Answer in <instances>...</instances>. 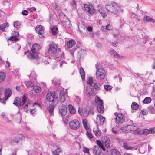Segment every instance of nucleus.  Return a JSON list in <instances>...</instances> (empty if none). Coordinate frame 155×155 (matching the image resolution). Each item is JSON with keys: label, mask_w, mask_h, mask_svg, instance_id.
Returning <instances> with one entry per match:
<instances>
[{"label": "nucleus", "mask_w": 155, "mask_h": 155, "mask_svg": "<svg viewBox=\"0 0 155 155\" xmlns=\"http://www.w3.org/2000/svg\"><path fill=\"white\" fill-rule=\"evenodd\" d=\"M84 7L85 10L90 14H93L94 13L95 9L91 4H85L84 5Z\"/></svg>", "instance_id": "12"}, {"label": "nucleus", "mask_w": 155, "mask_h": 155, "mask_svg": "<svg viewBox=\"0 0 155 155\" xmlns=\"http://www.w3.org/2000/svg\"><path fill=\"white\" fill-rule=\"evenodd\" d=\"M96 76L98 79L101 80L104 79L105 76V72L104 69L101 68L97 70Z\"/></svg>", "instance_id": "5"}, {"label": "nucleus", "mask_w": 155, "mask_h": 155, "mask_svg": "<svg viewBox=\"0 0 155 155\" xmlns=\"http://www.w3.org/2000/svg\"><path fill=\"white\" fill-rule=\"evenodd\" d=\"M62 149L61 148H58L57 150L53 152V153L54 155H57L60 152H61Z\"/></svg>", "instance_id": "46"}, {"label": "nucleus", "mask_w": 155, "mask_h": 155, "mask_svg": "<svg viewBox=\"0 0 155 155\" xmlns=\"http://www.w3.org/2000/svg\"><path fill=\"white\" fill-rule=\"evenodd\" d=\"M93 132L96 136H99L101 134V131L97 127H94L93 128Z\"/></svg>", "instance_id": "28"}, {"label": "nucleus", "mask_w": 155, "mask_h": 155, "mask_svg": "<svg viewBox=\"0 0 155 155\" xmlns=\"http://www.w3.org/2000/svg\"><path fill=\"white\" fill-rule=\"evenodd\" d=\"M83 151L85 153H89V148L86 147H83Z\"/></svg>", "instance_id": "54"}, {"label": "nucleus", "mask_w": 155, "mask_h": 155, "mask_svg": "<svg viewBox=\"0 0 155 155\" xmlns=\"http://www.w3.org/2000/svg\"><path fill=\"white\" fill-rule=\"evenodd\" d=\"M84 27H85V26H84ZM85 28H86V30H87L88 31L90 32L92 30V28L90 26H88L87 29L86 28V27Z\"/></svg>", "instance_id": "61"}, {"label": "nucleus", "mask_w": 155, "mask_h": 155, "mask_svg": "<svg viewBox=\"0 0 155 155\" xmlns=\"http://www.w3.org/2000/svg\"><path fill=\"white\" fill-rule=\"evenodd\" d=\"M143 20L144 21L147 22L154 23L155 22L154 20L153 19L148 16H145L143 18Z\"/></svg>", "instance_id": "26"}, {"label": "nucleus", "mask_w": 155, "mask_h": 155, "mask_svg": "<svg viewBox=\"0 0 155 155\" xmlns=\"http://www.w3.org/2000/svg\"><path fill=\"white\" fill-rule=\"evenodd\" d=\"M52 81L53 83H54H54L56 85H58L60 84V80L56 79L55 78H54L52 80Z\"/></svg>", "instance_id": "47"}, {"label": "nucleus", "mask_w": 155, "mask_h": 155, "mask_svg": "<svg viewBox=\"0 0 155 155\" xmlns=\"http://www.w3.org/2000/svg\"><path fill=\"white\" fill-rule=\"evenodd\" d=\"M57 49L56 45L54 42H52L50 44L49 48L47 52L51 56H54L56 54Z\"/></svg>", "instance_id": "4"}, {"label": "nucleus", "mask_w": 155, "mask_h": 155, "mask_svg": "<svg viewBox=\"0 0 155 155\" xmlns=\"http://www.w3.org/2000/svg\"><path fill=\"white\" fill-rule=\"evenodd\" d=\"M101 144L103 147L109 148L110 145V142L109 138L106 136L103 137L102 138Z\"/></svg>", "instance_id": "8"}, {"label": "nucleus", "mask_w": 155, "mask_h": 155, "mask_svg": "<svg viewBox=\"0 0 155 155\" xmlns=\"http://www.w3.org/2000/svg\"><path fill=\"white\" fill-rule=\"evenodd\" d=\"M151 134H154L155 133V127L151 128L149 129Z\"/></svg>", "instance_id": "58"}, {"label": "nucleus", "mask_w": 155, "mask_h": 155, "mask_svg": "<svg viewBox=\"0 0 155 155\" xmlns=\"http://www.w3.org/2000/svg\"><path fill=\"white\" fill-rule=\"evenodd\" d=\"M5 78V74L2 72H0V82H2Z\"/></svg>", "instance_id": "38"}, {"label": "nucleus", "mask_w": 155, "mask_h": 155, "mask_svg": "<svg viewBox=\"0 0 155 155\" xmlns=\"http://www.w3.org/2000/svg\"><path fill=\"white\" fill-rule=\"evenodd\" d=\"M111 44L112 45L114 46V47H116L117 46V42H112Z\"/></svg>", "instance_id": "64"}, {"label": "nucleus", "mask_w": 155, "mask_h": 155, "mask_svg": "<svg viewBox=\"0 0 155 155\" xmlns=\"http://www.w3.org/2000/svg\"><path fill=\"white\" fill-rule=\"evenodd\" d=\"M13 104L19 107L22 105L21 99L18 97L15 98L13 101Z\"/></svg>", "instance_id": "16"}, {"label": "nucleus", "mask_w": 155, "mask_h": 155, "mask_svg": "<svg viewBox=\"0 0 155 155\" xmlns=\"http://www.w3.org/2000/svg\"><path fill=\"white\" fill-rule=\"evenodd\" d=\"M123 147L124 148L127 150L131 149L132 148V147L128 146L127 143H123Z\"/></svg>", "instance_id": "50"}, {"label": "nucleus", "mask_w": 155, "mask_h": 155, "mask_svg": "<svg viewBox=\"0 0 155 155\" xmlns=\"http://www.w3.org/2000/svg\"><path fill=\"white\" fill-rule=\"evenodd\" d=\"M58 28L56 27H53L51 29V32L53 34L55 35L57 34V30Z\"/></svg>", "instance_id": "48"}, {"label": "nucleus", "mask_w": 155, "mask_h": 155, "mask_svg": "<svg viewBox=\"0 0 155 155\" xmlns=\"http://www.w3.org/2000/svg\"><path fill=\"white\" fill-rule=\"evenodd\" d=\"M35 30L37 33L40 35H42L44 33L42 27L41 25L37 26L35 28Z\"/></svg>", "instance_id": "18"}, {"label": "nucleus", "mask_w": 155, "mask_h": 155, "mask_svg": "<svg viewBox=\"0 0 155 155\" xmlns=\"http://www.w3.org/2000/svg\"><path fill=\"white\" fill-rule=\"evenodd\" d=\"M76 48H74L73 49L70 51L71 54L73 56L74 54V51L75 50Z\"/></svg>", "instance_id": "63"}, {"label": "nucleus", "mask_w": 155, "mask_h": 155, "mask_svg": "<svg viewBox=\"0 0 155 155\" xmlns=\"http://www.w3.org/2000/svg\"><path fill=\"white\" fill-rule=\"evenodd\" d=\"M58 109L60 114L62 116L66 115L67 112V109L66 106L61 104L59 106Z\"/></svg>", "instance_id": "7"}, {"label": "nucleus", "mask_w": 155, "mask_h": 155, "mask_svg": "<svg viewBox=\"0 0 155 155\" xmlns=\"http://www.w3.org/2000/svg\"><path fill=\"white\" fill-rule=\"evenodd\" d=\"M55 59L57 61H60L61 59L63 58H64V54L62 53L61 54V56H59L58 54L56 55L55 56Z\"/></svg>", "instance_id": "41"}, {"label": "nucleus", "mask_w": 155, "mask_h": 155, "mask_svg": "<svg viewBox=\"0 0 155 155\" xmlns=\"http://www.w3.org/2000/svg\"><path fill=\"white\" fill-rule=\"evenodd\" d=\"M1 116L2 117L4 118L5 120H8L5 113L3 112L1 114Z\"/></svg>", "instance_id": "57"}, {"label": "nucleus", "mask_w": 155, "mask_h": 155, "mask_svg": "<svg viewBox=\"0 0 155 155\" xmlns=\"http://www.w3.org/2000/svg\"><path fill=\"white\" fill-rule=\"evenodd\" d=\"M33 89L35 92L38 93L40 92L41 91V87L38 86H33Z\"/></svg>", "instance_id": "33"}, {"label": "nucleus", "mask_w": 155, "mask_h": 155, "mask_svg": "<svg viewBox=\"0 0 155 155\" xmlns=\"http://www.w3.org/2000/svg\"><path fill=\"white\" fill-rule=\"evenodd\" d=\"M78 112L80 115L84 117H87L89 114V111L86 108H84L81 109V110L80 108L79 109Z\"/></svg>", "instance_id": "13"}, {"label": "nucleus", "mask_w": 155, "mask_h": 155, "mask_svg": "<svg viewBox=\"0 0 155 155\" xmlns=\"http://www.w3.org/2000/svg\"><path fill=\"white\" fill-rule=\"evenodd\" d=\"M97 145L95 146L93 149V152L94 154L95 155H98L101 153V149L105 151L106 149L104 147H103L101 144V142L99 140H96Z\"/></svg>", "instance_id": "3"}, {"label": "nucleus", "mask_w": 155, "mask_h": 155, "mask_svg": "<svg viewBox=\"0 0 155 155\" xmlns=\"http://www.w3.org/2000/svg\"><path fill=\"white\" fill-rule=\"evenodd\" d=\"M55 98V93L54 91L48 92L46 95V98L48 101L53 102Z\"/></svg>", "instance_id": "10"}, {"label": "nucleus", "mask_w": 155, "mask_h": 155, "mask_svg": "<svg viewBox=\"0 0 155 155\" xmlns=\"http://www.w3.org/2000/svg\"><path fill=\"white\" fill-rule=\"evenodd\" d=\"M75 100L78 104H79L80 103V98L79 97L76 96Z\"/></svg>", "instance_id": "56"}, {"label": "nucleus", "mask_w": 155, "mask_h": 155, "mask_svg": "<svg viewBox=\"0 0 155 155\" xmlns=\"http://www.w3.org/2000/svg\"><path fill=\"white\" fill-rule=\"evenodd\" d=\"M70 127L72 129L76 130L80 127L79 121L77 120H74L69 122Z\"/></svg>", "instance_id": "9"}, {"label": "nucleus", "mask_w": 155, "mask_h": 155, "mask_svg": "<svg viewBox=\"0 0 155 155\" xmlns=\"http://www.w3.org/2000/svg\"><path fill=\"white\" fill-rule=\"evenodd\" d=\"M141 112L143 115L147 114L148 113L147 110L145 109H143L141 110Z\"/></svg>", "instance_id": "53"}, {"label": "nucleus", "mask_w": 155, "mask_h": 155, "mask_svg": "<svg viewBox=\"0 0 155 155\" xmlns=\"http://www.w3.org/2000/svg\"><path fill=\"white\" fill-rule=\"evenodd\" d=\"M148 110L149 112L152 114L155 113V109L153 107L150 106L148 108Z\"/></svg>", "instance_id": "45"}, {"label": "nucleus", "mask_w": 155, "mask_h": 155, "mask_svg": "<svg viewBox=\"0 0 155 155\" xmlns=\"http://www.w3.org/2000/svg\"><path fill=\"white\" fill-rule=\"evenodd\" d=\"M97 110L98 112L100 113H102L104 111V107L103 105H97Z\"/></svg>", "instance_id": "31"}, {"label": "nucleus", "mask_w": 155, "mask_h": 155, "mask_svg": "<svg viewBox=\"0 0 155 155\" xmlns=\"http://www.w3.org/2000/svg\"><path fill=\"white\" fill-rule=\"evenodd\" d=\"M130 17L132 18L136 19L137 17V15L133 13H131L130 14Z\"/></svg>", "instance_id": "52"}, {"label": "nucleus", "mask_w": 155, "mask_h": 155, "mask_svg": "<svg viewBox=\"0 0 155 155\" xmlns=\"http://www.w3.org/2000/svg\"><path fill=\"white\" fill-rule=\"evenodd\" d=\"M100 67V64L98 62L95 65V67L97 70H98L99 68H101Z\"/></svg>", "instance_id": "60"}, {"label": "nucleus", "mask_w": 155, "mask_h": 155, "mask_svg": "<svg viewBox=\"0 0 155 155\" xmlns=\"http://www.w3.org/2000/svg\"><path fill=\"white\" fill-rule=\"evenodd\" d=\"M12 94L11 90L9 88L6 89L5 90V100L8 99Z\"/></svg>", "instance_id": "20"}, {"label": "nucleus", "mask_w": 155, "mask_h": 155, "mask_svg": "<svg viewBox=\"0 0 155 155\" xmlns=\"http://www.w3.org/2000/svg\"><path fill=\"white\" fill-rule=\"evenodd\" d=\"M65 100V95L63 92H61L59 95V101L61 102H64Z\"/></svg>", "instance_id": "30"}, {"label": "nucleus", "mask_w": 155, "mask_h": 155, "mask_svg": "<svg viewBox=\"0 0 155 155\" xmlns=\"http://www.w3.org/2000/svg\"><path fill=\"white\" fill-rule=\"evenodd\" d=\"M75 44L76 42L73 39H71L68 41L66 45L68 48H72Z\"/></svg>", "instance_id": "17"}, {"label": "nucleus", "mask_w": 155, "mask_h": 155, "mask_svg": "<svg viewBox=\"0 0 155 155\" xmlns=\"http://www.w3.org/2000/svg\"><path fill=\"white\" fill-rule=\"evenodd\" d=\"M80 71L81 78L83 80H84L85 78V74L84 69L82 67L80 68Z\"/></svg>", "instance_id": "29"}, {"label": "nucleus", "mask_w": 155, "mask_h": 155, "mask_svg": "<svg viewBox=\"0 0 155 155\" xmlns=\"http://www.w3.org/2000/svg\"><path fill=\"white\" fill-rule=\"evenodd\" d=\"M13 25L14 27L18 28H20L21 24L18 21H16L14 22Z\"/></svg>", "instance_id": "42"}, {"label": "nucleus", "mask_w": 155, "mask_h": 155, "mask_svg": "<svg viewBox=\"0 0 155 155\" xmlns=\"http://www.w3.org/2000/svg\"><path fill=\"white\" fill-rule=\"evenodd\" d=\"M22 13L24 15H28V12L26 10H24L22 11Z\"/></svg>", "instance_id": "59"}, {"label": "nucleus", "mask_w": 155, "mask_h": 155, "mask_svg": "<svg viewBox=\"0 0 155 155\" xmlns=\"http://www.w3.org/2000/svg\"><path fill=\"white\" fill-rule=\"evenodd\" d=\"M111 153L112 155H120V152L116 149H112Z\"/></svg>", "instance_id": "39"}, {"label": "nucleus", "mask_w": 155, "mask_h": 155, "mask_svg": "<svg viewBox=\"0 0 155 155\" xmlns=\"http://www.w3.org/2000/svg\"><path fill=\"white\" fill-rule=\"evenodd\" d=\"M131 107L133 109L136 110L138 108V104L136 102H133L132 104Z\"/></svg>", "instance_id": "37"}, {"label": "nucleus", "mask_w": 155, "mask_h": 155, "mask_svg": "<svg viewBox=\"0 0 155 155\" xmlns=\"http://www.w3.org/2000/svg\"><path fill=\"white\" fill-rule=\"evenodd\" d=\"M106 8L109 12L118 15L123 13V10L120 6L115 2L110 5H106Z\"/></svg>", "instance_id": "2"}, {"label": "nucleus", "mask_w": 155, "mask_h": 155, "mask_svg": "<svg viewBox=\"0 0 155 155\" xmlns=\"http://www.w3.org/2000/svg\"><path fill=\"white\" fill-rule=\"evenodd\" d=\"M28 104H25V106L23 107L24 108V110L25 112H28Z\"/></svg>", "instance_id": "55"}, {"label": "nucleus", "mask_w": 155, "mask_h": 155, "mask_svg": "<svg viewBox=\"0 0 155 155\" xmlns=\"http://www.w3.org/2000/svg\"><path fill=\"white\" fill-rule=\"evenodd\" d=\"M38 55L36 52H32L28 55V58L30 59H36L38 58Z\"/></svg>", "instance_id": "19"}, {"label": "nucleus", "mask_w": 155, "mask_h": 155, "mask_svg": "<svg viewBox=\"0 0 155 155\" xmlns=\"http://www.w3.org/2000/svg\"><path fill=\"white\" fill-rule=\"evenodd\" d=\"M40 49V46L37 44H33L31 50L32 52H37Z\"/></svg>", "instance_id": "21"}, {"label": "nucleus", "mask_w": 155, "mask_h": 155, "mask_svg": "<svg viewBox=\"0 0 155 155\" xmlns=\"http://www.w3.org/2000/svg\"><path fill=\"white\" fill-rule=\"evenodd\" d=\"M12 35L8 38V40L10 41H14L18 40L19 39V33L16 31H12Z\"/></svg>", "instance_id": "11"}, {"label": "nucleus", "mask_w": 155, "mask_h": 155, "mask_svg": "<svg viewBox=\"0 0 155 155\" xmlns=\"http://www.w3.org/2000/svg\"><path fill=\"white\" fill-rule=\"evenodd\" d=\"M87 86L86 90V95L88 97L95 95L97 91L100 90L96 80L92 78H90L87 81Z\"/></svg>", "instance_id": "1"}, {"label": "nucleus", "mask_w": 155, "mask_h": 155, "mask_svg": "<svg viewBox=\"0 0 155 155\" xmlns=\"http://www.w3.org/2000/svg\"><path fill=\"white\" fill-rule=\"evenodd\" d=\"M54 106L53 105H50L48 107L47 109L50 113V116L53 115V111L54 109Z\"/></svg>", "instance_id": "24"}, {"label": "nucleus", "mask_w": 155, "mask_h": 155, "mask_svg": "<svg viewBox=\"0 0 155 155\" xmlns=\"http://www.w3.org/2000/svg\"><path fill=\"white\" fill-rule=\"evenodd\" d=\"M72 4H71V6L73 8H75L76 7V2L74 0H73V2L72 3Z\"/></svg>", "instance_id": "62"}, {"label": "nucleus", "mask_w": 155, "mask_h": 155, "mask_svg": "<svg viewBox=\"0 0 155 155\" xmlns=\"http://www.w3.org/2000/svg\"><path fill=\"white\" fill-rule=\"evenodd\" d=\"M9 26V25L7 22L2 24L0 26V30L2 32H4L5 31V28Z\"/></svg>", "instance_id": "27"}, {"label": "nucleus", "mask_w": 155, "mask_h": 155, "mask_svg": "<svg viewBox=\"0 0 155 155\" xmlns=\"http://www.w3.org/2000/svg\"><path fill=\"white\" fill-rule=\"evenodd\" d=\"M111 55L113 56L114 57L117 58H120L122 56L118 54L113 49H111L110 51Z\"/></svg>", "instance_id": "22"}, {"label": "nucleus", "mask_w": 155, "mask_h": 155, "mask_svg": "<svg viewBox=\"0 0 155 155\" xmlns=\"http://www.w3.org/2000/svg\"><path fill=\"white\" fill-rule=\"evenodd\" d=\"M83 124L84 127L86 130L89 129V127L88 125L87 121L85 119L83 120Z\"/></svg>", "instance_id": "34"}, {"label": "nucleus", "mask_w": 155, "mask_h": 155, "mask_svg": "<svg viewBox=\"0 0 155 155\" xmlns=\"http://www.w3.org/2000/svg\"><path fill=\"white\" fill-rule=\"evenodd\" d=\"M69 108L71 114H74L75 113L76 110L74 107L71 105H69Z\"/></svg>", "instance_id": "35"}, {"label": "nucleus", "mask_w": 155, "mask_h": 155, "mask_svg": "<svg viewBox=\"0 0 155 155\" xmlns=\"http://www.w3.org/2000/svg\"><path fill=\"white\" fill-rule=\"evenodd\" d=\"M104 87V89L107 91L110 90L112 88L111 86L110 85H105Z\"/></svg>", "instance_id": "51"}, {"label": "nucleus", "mask_w": 155, "mask_h": 155, "mask_svg": "<svg viewBox=\"0 0 155 155\" xmlns=\"http://www.w3.org/2000/svg\"><path fill=\"white\" fill-rule=\"evenodd\" d=\"M19 137L17 136H15L13 137L10 143L12 145H14L16 144L19 142Z\"/></svg>", "instance_id": "15"}, {"label": "nucleus", "mask_w": 155, "mask_h": 155, "mask_svg": "<svg viewBox=\"0 0 155 155\" xmlns=\"http://www.w3.org/2000/svg\"><path fill=\"white\" fill-rule=\"evenodd\" d=\"M86 135L88 138L90 139L92 138L93 137V135L92 133L89 131H87Z\"/></svg>", "instance_id": "49"}, {"label": "nucleus", "mask_w": 155, "mask_h": 155, "mask_svg": "<svg viewBox=\"0 0 155 155\" xmlns=\"http://www.w3.org/2000/svg\"><path fill=\"white\" fill-rule=\"evenodd\" d=\"M98 10L101 15L104 18L107 16L106 12L103 9L102 7L100 5L98 6Z\"/></svg>", "instance_id": "23"}, {"label": "nucleus", "mask_w": 155, "mask_h": 155, "mask_svg": "<svg viewBox=\"0 0 155 155\" xmlns=\"http://www.w3.org/2000/svg\"><path fill=\"white\" fill-rule=\"evenodd\" d=\"M95 102L97 106V105H103V100H101L98 97L97 98V99H95Z\"/></svg>", "instance_id": "32"}, {"label": "nucleus", "mask_w": 155, "mask_h": 155, "mask_svg": "<svg viewBox=\"0 0 155 155\" xmlns=\"http://www.w3.org/2000/svg\"><path fill=\"white\" fill-rule=\"evenodd\" d=\"M25 84L28 87H33V84L31 81H26L25 82Z\"/></svg>", "instance_id": "43"}, {"label": "nucleus", "mask_w": 155, "mask_h": 155, "mask_svg": "<svg viewBox=\"0 0 155 155\" xmlns=\"http://www.w3.org/2000/svg\"><path fill=\"white\" fill-rule=\"evenodd\" d=\"M97 119H99L100 120V122L99 124L100 125H102L104 124V122L105 120V117L99 114L97 115Z\"/></svg>", "instance_id": "25"}, {"label": "nucleus", "mask_w": 155, "mask_h": 155, "mask_svg": "<svg viewBox=\"0 0 155 155\" xmlns=\"http://www.w3.org/2000/svg\"><path fill=\"white\" fill-rule=\"evenodd\" d=\"M151 99L150 97H147L143 101V102L144 104H148L150 102Z\"/></svg>", "instance_id": "40"}, {"label": "nucleus", "mask_w": 155, "mask_h": 155, "mask_svg": "<svg viewBox=\"0 0 155 155\" xmlns=\"http://www.w3.org/2000/svg\"><path fill=\"white\" fill-rule=\"evenodd\" d=\"M27 99V97L25 95H24L21 98V102L22 105L25 103Z\"/></svg>", "instance_id": "44"}, {"label": "nucleus", "mask_w": 155, "mask_h": 155, "mask_svg": "<svg viewBox=\"0 0 155 155\" xmlns=\"http://www.w3.org/2000/svg\"><path fill=\"white\" fill-rule=\"evenodd\" d=\"M150 133V130L148 129H143L141 131L140 133V134L143 135H148Z\"/></svg>", "instance_id": "36"}, {"label": "nucleus", "mask_w": 155, "mask_h": 155, "mask_svg": "<svg viewBox=\"0 0 155 155\" xmlns=\"http://www.w3.org/2000/svg\"><path fill=\"white\" fill-rule=\"evenodd\" d=\"M135 127L132 125H128L122 128V130L125 132H128L135 129Z\"/></svg>", "instance_id": "14"}, {"label": "nucleus", "mask_w": 155, "mask_h": 155, "mask_svg": "<svg viewBox=\"0 0 155 155\" xmlns=\"http://www.w3.org/2000/svg\"><path fill=\"white\" fill-rule=\"evenodd\" d=\"M114 114L116 116V122L117 123L121 124L124 121V116L123 114L115 112Z\"/></svg>", "instance_id": "6"}]
</instances>
